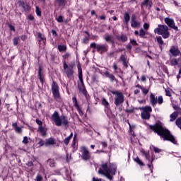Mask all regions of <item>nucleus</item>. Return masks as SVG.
Segmentation results:
<instances>
[{"instance_id": "nucleus-1", "label": "nucleus", "mask_w": 181, "mask_h": 181, "mask_svg": "<svg viewBox=\"0 0 181 181\" xmlns=\"http://www.w3.org/2000/svg\"><path fill=\"white\" fill-rule=\"evenodd\" d=\"M98 173L99 175H103V176H105L109 180H112V176L115 175V173H117V165L105 163L101 165Z\"/></svg>"}, {"instance_id": "nucleus-2", "label": "nucleus", "mask_w": 181, "mask_h": 181, "mask_svg": "<svg viewBox=\"0 0 181 181\" xmlns=\"http://www.w3.org/2000/svg\"><path fill=\"white\" fill-rule=\"evenodd\" d=\"M159 135L164 141H170L172 144H176V139L170 134V132L163 127L162 123H159Z\"/></svg>"}, {"instance_id": "nucleus-3", "label": "nucleus", "mask_w": 181, "mask_h": 181, "mask_svg": "<svg viewBox=\"0 0 181 181\" xmlns=\"http://www.w3.org/2000/svg\"><path fill=\"white\" fill-rule=\"evenodd\" d=\"M51 119L54 122L57 127H62V125H67L69 124V120L67 117L64 115H59V112L54 111L51 116Z\"/></svg>"}, {"instance_id": "nucleus-4", "label": "nucleus", "mask_w": 181, "mask_h": 181, "mask_svg": "<svg viewBox=\"0 0 181 181\" xmlns=\"http://www.w3.org/2000/svg\"><path fill=\"white\" fill-rule=\"evenodd\" d=\"M78 88L80 93H82L85 97H87V90H86V86H84V82L83 81V71L81 67H78Z\"/></svg>"}, {"instance_id": "nucleus-5", "label": "nucleus", "mask_w": 181, "mask_h": 181, "mask_svg": "<svg viewBox=\"0 0 181 181\" xmlns=\"http://www.w3.org/2000/svg\"><path fill=\"white\" fill-rule=\"evenodd\" d=\"M112 94L115 95V104L118 107V105H121L122 103H124V94L119 91L112 90Z\"/></svg>"}, {"instance_id": "nucleus-6", "label": "nucleus", "mask_w": 181, "mask_h": 181, "mask_svg": "<svg viewBox=\"0 0 181 181\" xmlns=\"http://www.w3.org/2000/svg\"><path fill=\"white\" fill-rule=\"evenodd\" d=\"M141 112V118L143 119H149L151 118V112H152V107L150 106H145L140 108Z\"/></svg>"}, {"instance_id": "nucleus-7", "label": "nucleus", "mask_w": 181, "mask_h": 181, "mask_svg": "<svg viewBox=\"0 0 181 181\" xmlns=\"http://www.w3.org/2000/svg\"><path fill=\"white\" fill-rule=\"evenodd\" d=\"M52 90L54 98L57 101H60V93L59 92V86L55 82L52 84Z\"/></svg>"}, {"instance_id": "nucleus-8", "label": "nucleus", "mask_w": 181, "mask_h": 181, "mask_svg": "<svg viewBox=\"0 0 181 181\" xmlns=\"http://www.w3.org/2000/svg\"><path fill=\"white\" fill-rule=\"evenodd\" d=\"M159 34L163 36L164 39H168L169 37V28L167 25H160L159 27Z\"/></svg>"}, {"instance_id": "nucleus-9", "label": "nucleus", "mask_w": 181, "mask_h": 181, "mask_svg": "<svg viewBox=\"0 0 181 181\" xmlns=\"http://www.w3.org/2000/svg\"><path fill=\"white\" fill-rule=\"evenodd\" d=\"M81 158L83 160H88L90 159V152L85 146L81 147Z\"/></svg>"}, {"instance_id": "nucleus-10", "label": "nucleus", "mask_w": 181, "mask_h": 181, "mask_svg": "<svg viewBox=\"0 0 181 181\" xmlns=\"http://www.w3.org/2000/svg\"><path fill=\"white\" fill-rule=\"evenodd\" d=\"M170 53L174 57H177V56H181L180 50H179V47L177 46H172L170 49Z\"/></svg>"}, {"instance_id": "nucleus-11", "label": "nucleus", "mask_w": 181, "mask_h": 181, "mask_svg": "<svg viewBox=\"0 0 181 181\" xmlns=\"http://www.w3.org/2000/svg\"><path fill=\"white\" fill-rule=\"evenodd\" d=\"M164 21L168 26L172 28V29H174V30H177V26L175 25V21L173 19L165 18Z\"/></svg>"}, {"instance_id": "nucleus-12", "label": "nucleus", "mask_w": 181, "mask_h": 181, "mask_svg": "<svg viewBox=\"0 0 181 181\" xmlns=\"http://www.w3.org/2000/svg\"><path fill=\"white\" fill-rule=\"evenodd\" d=\"M64 69L68 77H71V76H73V68L69 66L66 62H64Z\"/></svg>"}, {"instance_id": "nucleus-13", "label": "nucleus", "mask_w": 181, "mask_h": 181, "mask_svg": "<svg viewBox=\"0 0 181 181\" xmlns=\"http://www.w3.org/2000/svg\"><path fill=\"white\" fill-rule=\"evenodd\" d=\"M56 144H57V141L53 137L47 139L45 143L47 146H53V145H56Z\"/></svg>"}, {"instance_id": "nucleus-14", "label": "nucleus", "mask_w": 181, "mask_h": 181, "mask_svg": "<svg viewBox=\"0 0 181 181\" xmlns=\"http://www.w3.org/2000/svg\"><path fill=\"white\" fill-rule=\"evenodd\" d=\"M152 6V1L151 0H144L141 2V8H147L148 9H151Z\"/></svg>"}, {"instance_id": "nucleus-15", "label": "nucleus", "mask_w": 181, "mask_h": 181, "mask_svg": "<svg viewBox=\"0 0 181 181\" xmlns=\"http://www.w3.org/2000/svg\"><path fill=\"white\" fill-rule=\"evenodd\" d=\"M149 129H151L153 132L159 135V123H156L154 125H148Z\"/></svg>"}, {"instance_id": "nucleus-16", "label": "nucleus", "mask_w": 181, "mask_h": 181, "mask_svg": "<svg viewBox=\"0 0 181 181\" xmlns=\"http://www.w3.org/2000/svg\"><path fill=\"white\" fill-rule=\"evenodd\" d=\"M150 103L153 106L156 105L158 104V97L153 93H151L150 95Z\"/></svg>"}, {"instance_id": "nucleus-17", "label": "nucleus", "mask_w": 181, "mask_h": 181, "mask_svg": "<svg viewBox=\"0 0 181 181\" xmlns=\"http://www.w3.org/2000/svg\"><path fill=\"white\" fill-rule=\"evenodd\" d=\"M17 5H18V6H20V8H23V9L24 11H29V4L25 3L22 1H18Z\"/></svg>"}, {"instance_id": "nucleus-18", "label": "nucleus", "mask_w": 181, "mask_h": 181, "mask_svg": "<svg viewBox=\"0 0 181 181\" xmlns=\"http://www.w3.org/2000/svg\"><path fill=\"white\" fill-rule=\"evenodd\" d=\"M96 49L98 52L103 53V52H107L108 50V46L105 45H98Z\"/></svg>"}, {"instance_id": "nucleus-19", "label": "nucleus", "mask_w": 181, "mask_h": 181, "mask_svg": "<svg viewBox=\"0 0 181 181\" xmlns=\"http://www.w3.org/2000/svg\"><path fill=\"white\" fill-rule=\"evenodd\" d=\"M131 26L132 28H139V26H141V23L136 21V20L135 19V17L132 18V21H131Z\"/></svg>"}, {"instance_id": "nucleus-20", "label": "nucleus", "mask_w": 181, "mask_h": 181, "mask_svg": "<svg viewBox=\"0 0 181 181\" xmlns=\"http://www.w3.org/2000/svg\"><path fill=\"white\" fill-rule=\"evenodd\" d=\"M104 39L106 42H108V43H112L114 42V37L110 34H106L104 36Z\"/></svg>"}, {"instance_id": "nucleus-21", "label": "nucleus", "mask_w": 181, "mask_h": 181, "mask_svg": "<svg viewBox=\"0 0 181 181\" xmlns=\"http://www.w3.org/2000/svg\"><path fill=\"white\" fill-rule=\"evenodd\" d=\"M177 117H179V113L177 112H174L173 114H171L170 115V122H173V121H175V119H176V118H177Z\"/></svg>"}, {"instance_id": "nucleus-22", "label": "nucleus", "mask_w": 181, "mask_h": 181, "mask_svg": "<svg viewBox=\"0 0 181 181\" xmlns=\"http://www.w3.org/2000/svg\"><path fill=\"white\" fill-rule=\"evenodd\" d=\"M120 60L123 62L124 67H128V61L127 60V57H125L124 55H122L120 57Z\"/></svg>"}, {"instance_id": "nucleus-23", "label": "nucleus", "mask_w": 181, "mask_h": 181, "mask_svg": "<svg viewBox=\"0 0 181 181\" xmlns=\"http://www.w3.org/2000/svg\"><path fill=\"white\" fill-rule=\"evenodd\" d=\"M38 37L40 38V43H45L46 42V38L42 35V33H38L37 34Z\"/></svg>"}, {"instance_id": "nucleus-24", "label": "nucleus", "mask_w": 181, "mask_h": 181, "mask_svg": "<svg viewBox=\"0 0 181 181\" xmlns=\"http://www.w3.org/2000/svg\"><path fill=\"white\" fill-rule=\"evenodd\" d=\"M71 138H73V133H71V134L64 140L65 145H69V142H70Z\"/></svg>"}, {"instance_id": "nucleus-25", "label": "nucleus", "mask_w": 181, "mask_h": 181, "mask_svg": "<svg viewBox=\"0 0 181 181\" xmlns=\"http://www.w3.org/2000/svg\"><path fill=\"white\" fill-rule=\"evenodd\" d=\"M38 131L40 132V134H42V135L43 136H45V135H46V129H45V127L40 126L38 128Z\"/></svg>"}, {"instance_id": "nucleus-26", "label": "nucleus", "mask_w": 181, "mask_h": 181, "mask_svg": "<svg viewBox=\"0 0 181 181\" xmlns=\"http://www.w3.org/2000/svg\"><path fill=\"white\" fill-rule=\"evenodd\" d=\"M124 22L126 23V25H127L128 22H129V14L128 13H124Z\"/></svg>"}, {"instance_id": "nucleus-27", "label": "nucleus", "mask_w": 181, "mask_h": 181, "mask_svg": "<svg viewBox=\"0 0 181 181\" xmlns=\"http://www.w3.org/2000/svg\"><path fill=\"white\" fill-rule=\"evenodd\" d=\"M102 104L105 107V108H110V103H108L105 98L102 99Z\"/></svg>"}, {"instance_id": "nucleus-28", "label": "nucleus", "mask_w": 181, "mask_h": 181, "mask_svg": "<svg viewBox=\"0 0 181 181\" xmlns=\"http://www.w3.org/2000/svg\"><path fill=\"white\" fill-rule=\"evenodd\" d=\"M141 153H142L143 156L147 159H149V151H145V150L142 149Z\"/></svg>"}, {"instance_id": "nucleus-29", "label": "nucleus", "mask_w": 181, "mask_h": 181, "mask_svg": "<svg viewBox=\"0 0 181 181\" xmlns=\"http://www.w3.org/2000/svg\"><path fill=\"white\" fill-rule=\"evenodd\" d=\"M72 101H73V103H74V104L76 108H77V110H78V111H80V107H78V103H77V98H76V97H74V98H72Z\"/></svg>"}, {"instance_id": "nucleus-30", "label": "nucleus", "mask_w": 181, "mask_h": 181, "mask_svg": "<svg viewBox=\"0 0 181 181\" xmlns=\"http://www.w3.org/2000/svg\"><path fill=\"white\" fill-rule=\"evenodd\" d=\"M170 64H171V66H177V64H178L177 59H176V58L171 59Z\"/></svg>"}, {"instance_id": "nucleus-31", "label": "nucleus", "mask_w": 181, "mask_h": 181, "mask_svg": "<svg viewBox=\"0 0 181 181\" xmlns=\"http://www.w3.org/2000/svg\"><path fill=\"white\" fill-rule=\"evenodd\" d=\"M139 35L140 37H144L145 35H146V32L141 28L139 30Z\"/></svg>"}, {"instance_id": "nucleus-32", "label": "nucleus", "mask_w": 181, "mask_h": 181, "mask_svg": "<svg viewBox=\"0 0 181 181\" xmlns=\"http://www.w3.org/2000/svg\"><path fill=\"white\" fill-rule=\"evenodd\" d=\"M47 163L48 165H49L51 168H54V163H55L54 160L49 159L48 160Z\"/></svg>"}, {"instance_id": "nucleus-33", "label": "nucleus", "mask_w": 181, "mask_h": 181, "mask_svg": "<svg viewBox=\"0 0 181 181\" xmlns=\"http://www.w3.org/2000/svg\"><path fill=\"white\" fill-rule=\"evenodd\" d=\"M134 162H136V163H138L139 165H140V166H142V165H144V163H142V161H141V160L139 159V157H136L134 158Z\"/></svg>"}, {"instance_id": "nucleus-34", "label": "nucleus", "mask_w": 181, "mask_h": 181, "mask_svg": "<svg viewBox=\"0 0 181 181\" xmlns=\"http://www.w3.org/2000/svg\"><path fill=\"white\" fill-rule=\"evenodd\" d=\"M112 68L114 69L115 73H116V74H118V73H119V71H121V69L119 68H118V66H117L116 64H113Z\"/></svg>"}, {"instance_id": "nucleus-35", "label": "nucleus", "mask_w": 181, "mask_h": 181, "mask_svg": "<svg viewBox=\"0 0 181 181\" xmlns=\"http://www.w3.org/2000/svg\"><path fill=\"white\" fill-rule=\"evenodd\" d=\"M175 124L177 127H178L180 129H181V117H179L178 119H176Z\"/></svg>"}, {"instance_id": "nucleus-36", "label": "nucleus", "mask_w": 181, "mask_h": 181, "mask_svg": "<svg viewBox=\"0 0 181 181\" xmlns=\"http://www.w3.org/2000/svg\"><path fill=\"white\" fill-rule=\"evenodd\" d=\"M59 6H64L66 0H56Z\"/></svg>"}, {"instance_id": "nucleus-37", "label": "nucleus", "mask_w": 181, "mask_h": 181, "mask_svg": "<svg viewBox=\"0 0 181 181\" xmlns=\"http://www.w3.org/2000/svg\"><path fill=\"white\" fill-rule=\"evenodd\" d=\"M66 45H59L58 46V50H59L60 52H64L66 51Z\"/></svg>"}, {"instance_id": "nucleus-38", "label": "nucleus", "mask_w": 181, "mask_h": 181, "mask_svg": "<svg viewBox=\"0 0 181 181\" xmlns=\"http://www.w3.org/2000/svg\"><path fill=\"white\" fill-rule=\"evenodd\" d=\"M22 143L24 144V145H27V144H29V138H28V136H24Z\"/></svg>"}, {"instance_id": "nucleus-39", "label": "nucleus", "mask_w": 181, "mask_h": 181, "mask_svg": "<svg viewBox=\"0 0 181 181\" xmlns=\"http://www.w3.org/2000/svg\"><path fill=\"white\" fill-rule=\"evenodd\" d=\"M35 12H36L37 16H40L42 15V11H40V8H39L38 6H36Z\"/></svg>"}, {"instance_id": "nucleus-40", "label": "nucleus", "mask_w": 181, "mask_h": 181, "mask_svg": "<svg viewBox=\"0 0 181 181\" xmlns=\"http://www.w3.org/2000/svg\"><path fill=\"white\" fill-rule=\"evenodd\" d=\"M13 42L14 46H17V45L19 42V37H14L13 40Z\"/></svg>"}, {"instance_id": "nucleus-41", "label": "nucleus", "mask_w": 181, "mask_h": 181, "mask_svg": "<svg viewBox=\"0 0 181 181\" xmlns=\"http://www.w3.org/2000/svg\"><path fill=\"white\" fill-rule=\"evenodd\" d=\"M141 91H142L143 94L146 95V94H148V93H149V89H146L144 87H143V88H141Z\"/></svg>"}, {"instance_id": "nucleus-42", "label": "nucleus", "mask_w": 181, "mask_h": 181, "mask_svg": "<svg viewBox=\"0 0 181 181\" xmlns=\"http://www.w3.org/2000/svg\"><path fill=\"white\" fill-rule=\"evenodd\" d=\"M56 21H57L59 23H62V22H63V16H59L56 17Z\"/></svg>"}, {"instance_id": "nucleus-43", "label": "nucleus", "mask_w": 181, "mask_h": 181, "mask_svg": "<svg viewBox=\"0 0 181 181\" xmlns=\"http://www.w3.org/2000/svg\"><path fill=\"white\" fill-rule=\"evenodd\" d=\"M38 77L40 81V83H43V78L42 77L40 69H39V71H38Z\"/></svg>"}, {"instance_id": "nucleus-44", "label": "nucleus", "mask_w": 181, "mask_h": 181, "mask_svg": "<svg viewBox=\"0 0 181 181\" xmlns=\"http://www.w3.org/2000/svg\"><path fill=\"white\" fill-rule=\"evenodd\" d=\"M14 129H15L16 132H17L18 134H21L22 133V127H17Z\"/></svg>"}, {"instance_id": "nucleus-45", "label": "nucleus", "mask_w": 181, "mask_h": 181, "mask_svg": "<svg viewBox=\"0 0 181 181\" xmlns=\"http://www.w3.org/2000/svg\"><path fill=\"white\" fill-rule=\"evenodd\" d=\"M165 95H167L168 97H172V91L165 89Z\"/></svg>"}, {"instance_id": "nucleus-46", "label": "nucleus", "mask_w": 181, "mask_h": 181, "mask_svg": "<svg viewBox=\"0 0 181 181\" xmlns=\"http://www.w3.org/2000/svg\"><path fill=\"white\" fill-rule=\"evenodd\" d=\"M120 39L122 42H127V40H128V37H127L126 35H122Z\"/></svg>"}, {"instance_id": "nucleus-47", "label": "nucleus", "mask_w": 181, "mask_h": 181, "mask_svg": "<svg viewBox=\"0 0 181 181\" xmlns=\"http://www.w3.org/2000/svg\"><path fill=\"white\" fill-rule=\"evenodd\" d=\"M144 30H148V29H149V24L148 23L144 24Z\"/></svg>"}, {"instance_id": "nucleus-48", "label": "nucleus", "mask_w": 181, "mask_h": 181, "mask_svg": "<svg viewBox=\"0 0 181 181\" xmlns=\"http://www.w3.org/2000/svg\"><path fill=\"white\" fill-rule=\"evenodd\" d=\"M130 43L133 46H136V45H138V43H136V41L135 40H132V39H130Z\"/></svg>"}, {"instance_id": "nucleus-49", "label": "nucleus", "mask_w": 181, "mask_h": 181, "mask_svg": "<svg viewBox=\"0 0 181 181\" xmlns=\"http://www.w3.org/2000/svg\"><path fill=\"white\" fill-rule=\"evenodd\" d=\"M35 122H37V125H39V127H42V125H43V122L41 120H39V119H37Z\"/></svg>"}, {"instance_id": "nucleus-50", "label": "nucleus", "mask_w": 181, "mask_h": 181, "mask_svg": "<svg viewBox=\"0 0 181 181\" xmlns=\"http://www.w3.org/2000/svg\"><path fill=\"white\" fill-rule=\"evenodd\" d=\"M108 78H110L112 81H114V80H115V76H114V75L112 74L109 75Z\"/></svg>"}, {"instance_id": "nucleus-51", "label": "nucleus", "mask_w": 181, "mask_h": 181, "mask_svg": "<svg viewBox=\"0 0 181 181\" xmlns=\"http://www.w3.org/2000/svg\"><path fill=\"white\" fill-rule=\"evenodd\" d=\"M8 28L10 29V30H12L13 32H15V27L12 25H8Z\"/></svg>"}, {"instance_id": "nucleus-52", "label": "nucleus", "mask_w": 181, "mask_h": 181, "mask_svg": "<svg viewBox=\"0 0 181 181\" xmlns=\"http://www.w3.org/2000/svg\"><path fill=\"white\" fill-rule=\"evenodd\" d=\"M38 145L40 146H43V145H45V143L43 142V140L40 139V141L38 142Z\"/></svg>"}, {"instance_id": "nucleus-53", "label": "nucleus", "mask_w": 181, "mask_h": 181, "mask_svg": "<svg viewBox=\"0 0 181 181\" xmlns=\"http://www.w3.org/2000/svg\"><path fill=\"white\" fill-rule=\"evenodd\" d=\"M102 146H103V148H107V142L105 141H102L100 142Z\"/></svg>"}, {"instance_id": "nucleus-54", "label": "nucleus", "mask_w": 181, "mask_h": 181, "mask_svg": "<svg viewBox=\"0 0 181 181\" xmlns=\"http://www.w3.org/2000/svg\"><path fill=\"white\" fill-rule=\"evenodd\" d=\"M97 44L93 42L90 44V47H93V49H95V47L97 48Z\"/></svg>"}, {"instance_id": "nucleus-55", "label": "nucleus", "mask_w": 181, "mask_h": 181, "mask_svg": "<svg viewBox=\"0 0 181 181\" xmlns=\"http://www.w3.org/2000/svg\"><path fill=\"white\" fill-rule=\"evenodd\" d=\"M153 149L154 152H156V153H159V148H158L156 147H153Z\"/></svg>"}, {"instance_id": "nucleus-56", "label": "nucleus", "mask_w": 181, "mask_h": 181, "mask_svg": "<svg viewBox=\"0 0 181 181\" xmlns=\"http://www.w3.org/2000/svg\"><path fill=\"white\" fill-rule=\"evenodd\" d=\"M36 181H40L42 180V176L37 175L35 179Z\"/></svg>"}, {"instance_id": "nucleus-57", "label": "nucleus", "mask_w": 181, "mask_h": 181, "mask_svg": "<svg viewBox=\"0 0 181 181\" xmlns=\"http://www.w3.org/2000/svg\"><path fill=\"white\" fill-rule=\"evenodd\" d=\"M162 103H163V98H162V96L159 97V104H162Z\"/></svg>"}, {"instance_id": "nucleus-58", "label": "nucleus", "mask_w": 181, "mask_h": 181, "mask_svg": "<svg viewBox=\"0 0 181 181\" xmlns=\"http://www.w3.org/2000/svg\"><path fill=\"white\" fill-rule=\"evenodd\" d=\"M13 128H14V129H16V128H18V123L15 122V123H13Z\"/></svg>"}, {"instance_id": "nucleus-59", "label": "nucleus", "mask_w": 181, "mask_h": 181, "mask_svg": "<svg viewBox=\"0 0 181 181\" xmlns=\"http://www.w3.org/2000/svg\"><path fill=\"white\" fill-rule=\"evenodd\" d=\"M154 33L157 35H159V28H157L154 30Z\"/></svg>"}, {"instance_id": "nucleus-60", "label": "nucleus", "mask_w": 181, "mask_h": 181, "mask_svg": "<svg viewBox=\"0 0 181 181\" xmlns=\"http://www.w3.org/2000/svg\"><path fill=\"white\" fill-rule=\"evenodd\" d=\"M52 33L53 36H57V33L56 32V30H52Z\"/></svg>"}, {"instance_id": "nucleus-61", "label": "nucleus", "mask_w": 181, "mask_h": 181, "mask_svg": "<svg viewBox=\"0 0 181 181\" xmlns=\"http://www.w3.org/2000/svg\"><path fill=\"white\" fill-rule=\"evenodd\" d=\"M21 40H26V35H22L21 37Z\"/></svg>"}, {"instance_id": "nucleus-62", "label": "nucleus", "mask_w": 181, "mask_h": 181, "mask_svg": "<svg viewBox=\"0 0 181 181\" xmlns=\"http://www.w3.org/2000/svg\"><path fill=\"white\" fill-rule=\"evenodd\" d=\"M28 19H29V21H33L34 18L32 16H28Z\"/></svg>"}, {"instance_id": "nucleus-63", "label": "nucleus", "mask_w": 181, "mask_h": 181, "mask_svg": "<svg viewBox=\"0 0 181 181\" xmlns=\"http://www.w3.org/2000/svg\"><path fill=\"white\" fill-rule=\"evenodd\" d=\"M159 44L160 45H165V43H163V41L162 40V38L159 39Z\"/></svg>"}, {"instance_id": "nucleus-64", "label": "nucleus", "mask_w": 181, "mask_h": 181, "mask_svg": "<svg viewBox=\"0 0 181 181\" xmlns=\"http://www.w3.org/2000/svg\"><path fill=\"white\" fill-rule=\"evenodd\" d=\"M93 181H101V179L93 177Z\"/></svg>"}]
</instances>
